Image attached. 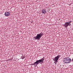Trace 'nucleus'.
I'll list each match as a JSON object with an SVG mask.
<instances>
[{
	"mask_svg": "<svg viewBox=\"0 0 73 73\" xmlns=\"http://www.w3.org/2000/svg\"><path fill=\"white\" fill-rule=\"evenodd\" d=\"M44 58H43L41 59L37 60L36 61L32 64V65H36V66H37V65L40 63L42 64L44 62Z\"/></svg>",
	"mask_w": 73,
	"mask_h": 73,
	"instance_id": "1",
	"label": "nucleus"
},
{
	"mask_svg": "<svg viewBox=\"0 0 73 73\" xmlns=\"http://www.w3.org/2000/svg\"><path fill=\"white\" fill-rule=\"evenodd\" d=\"M63 61L65 64H68L71 62V59L69 57H66L63 58Z\"/></svg>",
	"mask_w": 73,
	"mask_h": 73,
	"instance_id": "2",
	"label": "nucleus"
},
{
	"mask_svg": "<svg viewBox=\"0 0 73 73\" xmlns=\"http://www.w3.org/2000/svg\"><path fill=\"white\" fill-rule=\"evenodd\" d=\"M42 33H40L39 34H38L36 36L33 38L35 40H40L41 38V37L43 36Z\"/></svg>",
	"mask_w": 73,
	"mask_h": 73,
	"instance_id": "3",
	"label": "nucleus"
},
{
	"mask_svg": "<svg viewBox=\"0 0 73 73\" xmlns=\"http://www.w3.org/2000/svg\"><path fill=\"white\" fill-rule=\"evenodd\" d=\"M61 57V55H58L57 56L55 57L53 59V60L54 62V64H55V65L57 64V61L58 60V58H59V57Z\"/></svg>",
	"mask_w": 73,
	"mask_h": 73,
	"instance_id": "4",
	"label": "nucleus"
},
{
	"mask_svg": "<svg viewBox=\"0 0 73 73\" xmlns=\"http://www.w3.org/2000/svg\"><path fill=\"white\" fill-rule=\"evenodd\" d=\"M71 23V21H70L69 22H66L65 23V24L63 25L65 27H68V25L70 26V23Z\"/></svg>",
	"mask_w": 73,
	"mask_h": 73,
	"instance_id": "5",
	"label": "nucleus"
},
{
	"mask_svg": "<svg viewBox=\"0 0 73 73\" xmlns=\"http://www.w3.org/2000/svg\"><path fill=\"white\" fill-rule=\"evenodd\" d=\"M5 16H9L10 15V13L8 12H6L5 13Z\"/></svg>",
	"mask_w": 73,
	"mask_h": 73,
	"instance_id": "6",
	"label": "nucleus"
},
{
	"mask_svg": "<svg viewBox=\"0 0 73 73\" xmlns=\"http://www.w3.org/2000/svg\"><path fill=\"white\" fill-rule=\"evenodd\" d=\"M46 10L45 9H43L42 10L41 12V13H43L44 14H45V13H46Z\"/></svg>",
	"mask_w": 73,
	"mask_h": 73,
	"instance_id": "7",
	"label": "nucleus"
},
{
	"mask_svg": "<svg viewBox=\"0 0 73 73\" xmlns=\"http://www.w3.org/2000/svg\"><path fill=\"white\" fill-rule=\"evenodd\" d=\"M64 65H60V67L61 69H62V68L64 69Z\"/></svg>",
	"mask_w": 73,
	"mask_h": 73,
	"instance_id": "8",
	"label": "nucleus"
},
{
	"mask_svg": "<svg viewBox=\"0 0 73 73\" xmlns=\"http://www.w3.org/2000/svg\"><path fill=\"white\" fill-rule=\"evenodd\" d=\"M72 60L73 61V58L72 59Z\"/></svg>",
	"mask_w": 73,
	"mask_h": 73,
	"instance_id": "9",
	"label": "nucleus"
},
{
	"mask_svg": "<svg viewBox=\"0 0 73 73\" xmlns=\"http://www.w3.org/2000/svg\"><path fill=\"white\" fill-rule=\"evenodd\" d=\"M12 60V59H10V60Z\"/></svg>",
	"mask_w": 73,
	"mask_h": 73,
	"instance_id": "10",
	"label": "nucleus"
},
{
	"mask_svg": "<svg viewBox=\"0 0 73 73\" xmlns=\"http://www.w3.org/2000/svg\"><path fill=\"white\" fill-rule=\"evenodd\" d=\"M24 57H23V58L24 59Z\"/></svg>",
	"mask_w": 73,
	"mask_h": 73,
	"instance_id": "11",
	"label": "nucleus"
}]
</instances>
